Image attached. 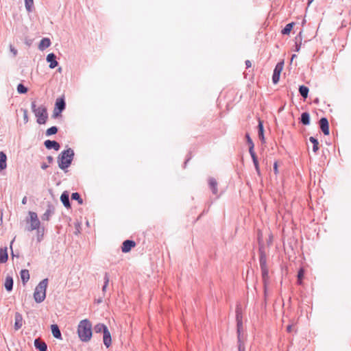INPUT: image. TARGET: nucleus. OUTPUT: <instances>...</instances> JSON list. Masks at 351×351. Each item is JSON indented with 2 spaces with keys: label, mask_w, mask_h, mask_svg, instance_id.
I'll use <instances>...</instances> for the list:
<instances>
[{
  "label": "nucleus",
  "mask_w": 351,
  "mask_h": 351,
  "mask_svg": "<svg viewBox=\"0 0 351 351\" xmlns=\"http://www.w3.org/2000/svg\"><path fill=\"white\" fill-rule=\"evenodd\" d=\"M77 332L81 341L88 342L93 336V328L90 320L88 319L81 320L78 324Z\"/></svg>",
  "instance_id": "1"
},
{
  "label": "nucleus",
  "mask_w": 351,
  "mask_h": 351,
  "mask_svg": "<svg viewBox=\"0 0 351 351\" xmlns=\"http://www.w3.org/2000/svg\"><path fill=\"white\" fill-rule=\"evenodd\" d=\"M74 152L71 148L63 150L58 156V164L60 169L65 170L72 163Z\"/></svg>",
  "instance_id": "2"
},
{
  "label": "nucleus",
  "mask_w": 351,
  "mask_h": 351,
  "mask_svg": "<svg viewBox=\"0 0 351 351\" xmlns=\"http://www.w3.org/2000/svg\"><path fill=\"white\" fill-rule=\"evenodd\" d=\"M259 263L261 270V276L265 290L266 289L267 281L269 280V269L267 266V256L264 250L260 247L258 250Z\"/></svg>",
  "instance_id": "3"
},
{
  "label": "nucleus",
  "mask_w": 351,
  "mask_h": 351,
  "mask_svg": "<svg viewBox=\"0 0 351 351\" xmlns=\"http://www.w3.org/2000/svg\"><path fill=\"white\" fill-rule=\"evenodd\" d=\"M48 285V279L45 278L41 280L38 285L36 287L34 298L36 302L41 303L46 298V291Z\"/></svg>",
  "instance_id": "4"
},
{
  "label": "nucleus",
  "mask_w": 351,
  "mask_h": 351,
  "mask_svg": "<svg viewBox=\"0 0 351 351\" xmlns=\"http://www.w3.org/2000/svg\"><path fill=\"white\" fill-rule=\"evenodd\" d=\"M236 319L238 351H245L244 341L243 336L241 335V330L243 329L242 315L239 309H237L236 311Z\"/></svg>",
  "instance_id": "5"
},
{
  "label": "nucleus",
  "mask_w": 351,
  "mask_h": 351,
  "mask_svg": "<svg viewBox=\"0 0 351 351\" xmlns=\"http://www.w3.org/2000/svg\"><path fill=\"white\" fill-rule=\"evenodd\" d=\"M28 215L29 217L26 218V223L29 225L26 226L25 230L28 232H32L40 228V221L36 213L29 211Z\"/></svg>",
  "instance_id": "6"
},
{
  "label": "nucleus",
  "mask_w": 351,
  "mask_h": 351,
  "mask_svg": "<svg viewBox=\"0 0 351 351\" xmlns=\"http://www.w3.org/2000/svg\"><path fill=\"white\" fill-rule=\"evenodd\" d=\"M37 118V123L40 125L45 124L48 119V113L47 108L42 105L38 107L37 111L34 113Z\"/></svg>",
  "instance_id": "7"
},
{
  "label": "nucleus",
  "mask_w": 351,
  "mask_h": 351,
  "mask_svg": "<svg viewBox=\"0 0 351 351\" xmlns=\"http://www.w3.org/2000/svg\"><path fill=\"white\" fill-rule=\"evenodd\" d=\"M283 66H284V62L283 61L279 62L276 64V65L274 69V72H273V75H272V82L274 84H276L280 80V73L282 71Z\"/></svg>",
  "instance_id": "8"
},
{
  "label": "nucleus",
  "mask_w": 351,
  "mask_h": 351,
  "mask_svg": "<svg viewBox=\"0 0 351 351\" xmlns=\"http://www.w3.org/2000/svg\"><path fill=\"white\" fill-rule=\"evenodd\" d=\"M209 189L211 190L212 193L219 197L221 195V193H219L218 191V183L215 178L210 177L208 180Z\"/></svg>",
  "instance_id": "9"
},
{
  "label": "nucleus",
  "mask_w": 351,
  "mask_h": 351,
  "mask_svg": "<svg viewBox=\"0 0 351 351\" xmlns=\"http://www.w3.org/2000/svg\"><path fill=\"white\" fill-rule=\"evenodd\" d=\"M319 128L324 135H329V123L326 117H322L319 121Z\"/></svg>",
  "instance_id": "10"
},
{
  "label": "nucleus",
  "mask_w": 351,
  "mask_h": 351,
  "mask_svg": "<svg viewBox=\"0 0 351 351\" xmlns=\"http://www.w3.org/2000/svg\"><path fill=\"white\" fill-rule=\"evenodd\" d=\"M55 213V206L51 203L47 204V208L46 211L41 216V219L43 221H49L52 215Z\"/></svg>",
  "instance_id": "11"
},
{
  "label": "nucleus",
  "mask_w": 351,
  "mask_h": 351,
  "mask_svg": "<svg viewBox=\"0 0 351 351\" xmlns=\"http://www.w3.org/2000/svg\"><path fill=\"white\" fill-rule=\"evenodd\" d=\"M136 242L133 240H125L121 245V251L123 253H128L131 250L136 246Z\"/></svg>",
  "instance_id": "12"
},
{
  "label": "nucleus",
  "mask_w": 351,
  "mask_h": 351,
  "mask_svg": "<svg viewBox=\"0 0 351 351\" xmlns=\"http://www.w3.org/2000/svg\"><path fill=\"white\" fill-rule=\"evenodd\" d=\"M44 145L47 149H54L56 151H58L60 148V143L54 140H46L44 142Z\"/></svg>",
  "instance_id": "13"
},
{
  "label": "nucleus",
  "mask_w": 351,
  "mask_h": 351,
  "mask_svg": "<svg viewBox=\"0 0 351 351\" xmlns=\"http://www.w3.org/2000/svg\"><path fill=\"white\" fill-rule=\"evenodd\" d=\"M46 60L49 63V67L50 69H54L58 65V62L56 60V56L53 53H50L47 56Z\"/></svg>",
  "instance_id": "14"
},
{
  "label": "nucleus",
  "mask_w": 351,
  "mask_h": 351,
  "mask_svg": "<svg viewBox=\"0 0 351 351\" xmlns=\"http://www.w3.org/2000/svg\"><path fill=\"white\" fill-rule=\"evenodd\" d=\"M103 342L104 346L108 348L112 345V337L111 334L107 328L105 331L103 332Z\"/></svg>",
  "instance_id": "15"
},
{
  "label": "nucleus",
  "mask_w": 351,
  "mask_h": 351,
  "mask_svg": "<svg viewBox=\"0 0 351 351\" xmlns=\"http://www.w3.org/2000/svg\"><path fill=\"white\" fill-rule=\"evenodd\" d=\"M60 201L66 208H71V202L69 200V193L67 191H64L60 196Z\"/></svg>",
  "instance_id": "16"
},
{
  "label": "nucleus",
  "mask_w": 351,
  "mask_h": 351,
  "mask_svg": "<svg viewBox=\"0 0 351 351\" xmlns=\"http://www.w3.org/2000/svg\"><path fill=\"white\" fill-rule=\"evenodd\" d=\"M23 318L22 315L19 312H16L14 315V329L16 330H19L23 326Z\"/></svg>",
  "instance_id": "17"
},
{
  "label": "nucleus",
  "mask_w": 351,
  "mask_h": 351,
  "mask_svg": "<svg viewBox=\"0 0 351 351\" xmlns=\"http://www.w3.org/2000/svg\"><path fill=\"white\" fill-rule=\"evenodd\" d=\"M258 136L259 139L261 140L262 143H265V138L264 136V126H263V121L258 119Z\"/></svg>",
  "instance_id": "18"
},
{
  "label": "nucleus",
  "mask_w": 351,
  "mask_h": 351,
  "mask_svg": "<svg viewBox=\"0 0 351 351\" xmlns=\"http://www.w3.org/2000/svg\"><path fill=\"white\" fill-rule=\"evenodd\" d=\"M55 109L63 112L66 108V102L64 96L59 97L55 102Z\"/></svg>",
  "instance_id": "19"
},
{
  "label": "nucleus",
  "mask_w": 351,
  "mask_h": 351,
  "mask_svg": "<svg viewBox=\"0 0 351 351\" xmlns=\"http://www.w3.org/2000/svg\"><path fill=\"white\" fill-rule=\"evenodd\" d=\"M34 345L36 349L39 351H47V343L38 338L34 339Z\"/></svg>",
  "instance_id": "20"
},
{
  "label": "nucleus",
  "mask_w": 351,
  "mask_h": 351,
  "mask_svg": "<svg viewBox=\"0 0 351 351\" xmlns=\"http://www.w3.org/2000/svg\"><path fill=\"white\" fill-rule=\"evenodd\" d=\"M14 280L12 276H7L5 278L4 287L7 291L10 292L13 289Z\"/></svg>",
  "instance_id": "21"
},
{
  "label": "nucleus",
  "mask_w": 351,
  "mask_h": 351,
  "mask_svg": "<svg viewBox=\"0 0 351 351\" xmlns=\"http://www.w3.org/2000/svg\"><path fill=\"white\" fill-rule=\"evenodd\" d=\"M51 330L53 336L58 339H62V334L59 326L57 324H52L51 326Z\"/></svg>",
  "instance_id": "22"
},
{
  "label": "nucleus",
  "mask_w": 351,
  "mask_h": 351,
  "mask_svg": "<svg viewBox=\"0 0 351 351\" xmlns=\"http://www.w3.org/2000/svg\"><path fill=\"white\" fill-rule=\"evenodd\" d=\"M8 260L7 247L0 248V264L5 263Z\"/></svg>",
  "instance_id": "23"
},
{
  "label": "nucleus",
  "mask_w": 351,
  "mask_h": 351,
  "mask_svg": "<svg viewBox=\"0 0 351 351\" xmlns=\"http://www.w3.org/2000/svg\"><path fill=\"white\" fill-rule=\"evenodd\" d=\"M300 122L304 125H308L311 123L310 114L308 112H304L301 114Z\"/></svg>",
  "instance_id": "24"
},
{
  "label": "nucleus",
  "mask_w": 351,
  "mask_h": 351,
  "mask_svg": "<svg viewBox=\"0 0 351 351\" xmlns=\"http://www.w3.org/2000/svg\"><path fill=\"white\" fill-rule=\"evenodd\" d=\"M51 45V40L48 38H43L40 41L38 48L40 50L43 51L47 47H49Z\"/></svg>",
  "instance_id": "25"
},
{
  "label": "nucleus",
  "mask_w": 351,
  "mask_h": 351,
  "mask_svg": "<svg viewBox=\"0 0 351 351\" xmlns=\"http://www.w3.org/2000/svg\"><path fill=\"white\" fill-rule=\"evenodd\" d=\"M245 138L247 141V143L249 145V153L250 155H253V154L255 153L254 149V144L249 133L245 134Z\"/></svg>",
  "instance_id": "26"
},
{
  "label": "nucleus",
  "mask_w": 351,
  "mask_h": 351,
  "mask_svg": "<svg viewBox=\"0 0 351 351\" xmlns=\"http://www.w3.org/2000/svg\"><path fill=\"white\" fill-rule=\"evenodd\" d=\"M7 156L3 152H0V171L7 167Z\"/></svg>",
  "instance_id": "27"
},
{
  "label": "nucleus",
  "mask_w": 351,
  "mask_h": 351,
  "mask_svg": "<svg viewBox=\"0 0 351 351\" xmlns=\"http://www.w3.org/2000/svg\"><path fill=\"white\" fill-rule=\"evenodd\" d=\"M20 276L21 278V281L23 284L25 285L28 280H29V273L27 269H21L20 272Z\"/></svg>",
  "instance_id": "28"
},
{
  "label": "nucleus",
  "mask_w": 351,
  "mask_h": 351,
  "mask_svg": "<svg viewBox=\"0 0 351 351\" xmlns=\"http://www.w3.org/2000/svg\"><path fill=\"white\" fill-rule=\"evenodd\" d=\"M302 32H300V33L295 38V51L297 52L300 51L302 45Z\"/></svg>",
  "instance_id": "29"
},
{
  "label": "nucleus",
  "mask_w": 351,
  "mask_h": 351,
  "mask_svg": "<svg viewBox=\"0 0 351 351\" xmlns=\"http://www.w3.org/2000/svg\"><path fill=\"white\" fill-rule=\"evenodd\" d=\"M108 328L107 326L102 323H98L93 328L95 333H103Z\"/></svg>",
  "instance_id": "30"
},
{
  "label": "nucleus",
  "mask_w": 351,
  "mask_h": 351,
  "mask_svg": "<svg viewBox=\"0 0 351 351\" xmlns=\"http://www.w3.org/2000/svg\"><path fill=\"white\" fill-rule=\"evenodd\" d=\"M250 156L252 159L253 164L255 167L256 171L257 174L260 176H261V170H260V167H259V163H258V160L257 156H256V153H254V154H253V155H250Z\"/></svg>",
  "instance_id": "31"
},
{
  "label": "nucleus",
  "mask_w": 351,
  "mask_h": 351,
  "mask_svg": "<svg viewBox=\"0 0 351 351\" xmlns=\"http://www.w3.org/2000/svg\"><path fill=\"white\" fill-rule=\"evenodd\" d=\"M308 92L309 88L307 86L304 85H300L299 86V93L304 99L307 98Z\"/></svg>",
  "instance_id": "32"
},
{
  "label": "nucleus",
  "mask_w": 351,
  "mask_h": 351,
  "mask_svg": "<svg viewBox=\"0 0 351 351\" xmlns=\"http://www.w3.org/2000/svg\"><path fill=\"white\" fill-rule=\"evenodd\" d=\"M295 23L291 22L285 25V27L281 30V34L283 35H288L291 32Z\"/></svg>",
  "instance_id": "33"
},
{
  "label": "nucleus",
  "mask_w": 351,
  "mask_h": 351,
  "mask_svg": "<svg viewBox=\"0 0 351 351\" xmlns=\"http://www.w3.org/2000/svg\"><path fill=\"white\" fill-rule=\"evenodd\" d=\"M309 141H310L311 143H313V152L316 153L319 150V149L318 140L315 137H314V136H311L309 138Z\"/></svg>",
  "instance_id": "34"
},
{
  "label": "nucleus",
  "mask_w": 351,
  "mask_h": 351,
  "mask_svg": "<svg viewBox=\"0 0 351 351\" xmlns=\"http://www.w3.org/2000/svg\"><path fill=\"white\" fill-rule=\"evenodd\" d=\"M58 131V128L57 126H51L46 130L45 135L47 136H50L57 134Z\"/></svg>",
  "instance_id": "35"
},
{
  "label": "nucleus",
  "mask_w": 351,
  "mask_h": 351,
  "mask_svg": "<svg viewBox=\"0 0 351 351\" xmlns=\"http://www.w3.org/2000/svg\"><path fill=\"white\" fill-rule=\"evenodd\" d=\"M71 198L72 200H75L78 202L79 204L82 205L83 204V199L81 197V195L79 193L75 192L71 194Z\"/></svg>",
  "instance_id": "36"
},
{
  "label": "nucleus",
  "mask_w": 351,
  "mask_h": 351,
  "mask_svg": "<svg viewBox=\"0 0 351 351\" xmlns=\"http://www.w3.org/2000/svg\"><path fill=\"white\" fill-rule=\"evenodd\" d=\"M109 280H110V277H109V274L108 273L106 272L105 274H104V285L102 287V292L103 293H105L106 291V288L108 285V283H109Z\"/></svg>",
  "instance_id": "37"
},
{
  "label": "nucleus",
  "mask_w": 351,
  "mask_h": 351,
  "mask_svg": "<svg viewBox=\"0 0 351 351\" xmlns=\"http://www.w3.org/2000/svg\"><path fill=\"white\" fill-rule=\"evenodd\" d=\"M25 5L27 12H32L34 8V0H25Z\"/></svg>",
  "instance_id": "38"
},
{
  "label": "nucleus",
  "mask_w": 351,
  "mask_h": 351,
  "mask_svg": "<svg viewBox=\"0 0 351 351\" xmlns=\"http://www.w3.org/2000/svg\"><path fill=\"white\" fill-rule=\"evenodd\" d=\"M16 90L19 94H25L28 91V88L21 83L18 84Z\"/></svg>",
  "instance_id": "39"
},
{
  "label": "nucleus",
  "mask_w": 351,
  "mask_h": 351,
  "mask_svg": "<svg viewBox=\"0 0 351 351\" xmlns=\"http://www.w3.org/2000/svg\"><path fill=\"white\" fill-rule=\"evenodd\" d=\"M36 230H37V241L38 242H40L43 240L44 236V228H38Z\"/></svg>",
  "instance_id": "40"
},
{
  "label": "nucleus",
  "mask_w": 351,
  "mask_h": 351,
  "mask_svg": "<svg viewBox=\"0 0 351 351\" xmlns=\"http://www.w3.org/2000/svg\"><path fill=\"white\" fill-rule=\"evenodd\" d=\"M23 113V121L25 123H27L29 121L28 112L27 109H21Z\"/></svg>",
  "instance_id": "41"
},
{
  "label": "nucleus",
  "mask_w": 351,
  "mask_h": 351,
  "mask_svg": "<svg viewBox=\"0 0 351 351\" xmlns=\"http://www.w3.org/2000/svg\"><path fill=\"white\" fill-rule=\"evenodd\" d=\"M304 276V270L303 268H300L298 271L297 278H298V280H302Z\"/></svg>",
  "instance_id": "42"
},
{
  "label": "nucleus",
  "mask_w": 351,
  "mask_h": 351,
  "mask_svg": "<svg viewBox=\"0 0 351 351\" xmlns=\"http://www.w3.org/2000/svg\"><path fill=\"white\" fill-rule=\"evenodd\" d=\"M62 112V111L54 108L53 114H52L53 118H58V117H60L61 115Z\"/></svg>",
  "instance_id": "43"
},
{
  "label": "nucleus",
  "mask_w": 351,
  "mask_h": 351,
  "mask_svg": "<svg viewBox=\"0 0 351 351\" xmlns=\"http://www.w3.org/2000/svg\"><path fill=\"white\" fill-rule=\"evenodd\" d=\"M31 109H32V111L34 113H35V112L37 111L38 107L36 106L35 101H32V103H31Z\"/></svg>",
  "instance_id": "44"
},
{
  "label": "nucleus",
  "mask_w": 351,
  "mask_h": 351,
  "mask_svg": "<svg viewBox=\"0 0 351 351\" xmlns=\"http://www.w3.org/2000/svg\"><path fill=\"white\" fill-rule=\"evenodd\" d=\"M274 173L276 175H277L278 173V162L276 161L274 163Z\"/></svg>",
  "instance_id": "45"
},
{
  "label": "nucleus",
  "mask_w": 351,
  "mask_h": 351,
  "mask_svg": "<svg viewBox=\"0 0 351 351\" xmlns=\"http://www.w3.org/2000/svg\"><path fill=\"white\" fill-rule=\"evenodd\" d=\"M245 64L247 69L250 68L252 66V62L249 60H245Z\"/></svg>",
  "instance_id": "46"
},
{
  "label": "nucleus",
  "mask_w": 351,
  "mask_h": 351,
  "mask_svg": "<svg viewBox=\"0 0 351 351\" xmlns=\"http://www.w3.org/2000/svg\"><path fill=\"white\" fill-rule=\"evenodd\" d=\"M191 154H189L187 155V158L186 159V160L184 162V168L186 167V165L187 162L191 160Z\"/></svg>",
  "instance_id": "47"
},
{
  "label": "nucleus",
  "mask_w": 351,
  "mask_h": 351,
  "mask_svg": "<svg viewBox=\"0 0 351 351\" xmlns=\"http://www.w3.org/2000/svg\"><path fill=\"white\" fill-rule=\"evenodd\" d=\"M47 160L49 164H51L53 162V158L51 156H47Z\"/></svg>",
  "instance_id": "48"
},
{
  "label": "nucleus",
  "mask_w": 351,
  "mask_h": 351,
  "mask_svg": "<svg viewBox=\"0 0 351 351\" xmlns=\"http://www.w3.org/2000/svg\"><path fill=\"white\" fill-rule=\"evenodd\" d=\"M14 241V239L10 243V249L12 250L11 254H12V256H15V254H14L13 250H12V244H13Z\"/></svg>",
  "instance_id": "49"
},
{
  "label": "nucleus",
  "mask_w": 351,
  "mask_h": 351,
  "mask_svg": "<svg viewBox=\"0 0 351 351\" xmlns=\"http://www.w3.org/2000/svg\"><path fill=\"white\" fill-rule=\"evenodd\" d=\"M10 50L13 53L14 56H16L17 54V50L12 47V46L10 47Z\"/></svg>",
  "instance_id": "50"
},
{
  "label": "nucleus",
  "mask_w": 351,
  "mask_h": 351,
  "mask_svg": "<svg viewBox=\"0 0 351 351\" xmlns=\"http://www.w3.org/2000/svg\"><path fill=\"white\" fill-rule=\"evenodd\" d=\"M47 167H48V165L45 162H43L41 165V169H43L44 170L46 169Z\"/></svg>",
  "instance_id": "51"
},
{
  "label": "nucleus",
  "mask_w": 351,
  "mask_h": 351,
  "mask_svg": "<svg viewBox=\"0 0 351 351\" xmlns=\"http://www.w3.org/2000/svg\"><path fill=\"white\" fill-rule=\"evenodd\" d=\"M291 330H292V326L291 325H288L287 326V331L288 332H291Z\"/></svg>",
  "instance_id": "52"
},
{
  "label": "nucleus",
  "mask_w": 351,
  "mask_h": 351,
  "mask_svg": "<svg viewBox=\"0 0 351 351\" xmlns=\"http://www.w3.org/2000/svg\"><path fill=\"white\" fill-rule=\"evenodd\" d=\"M26 203H27V197H24L22 199V204H26Z\"/></svg>",
  "instance_id": "53"
},
{
  "label": "nucleus",
  "mask_w": 351,
  "mask_h": 351,
  "mask_svg": "<svg viewBox=\"0 0 351 351\" xmlns=\"http://www.w3.org/2000/svg\"><path fill=\"white\" fill-rule=\"evenodd\" d=\"M297 281H298V285H302V280H298V279Z\"/></svg>",
  "instance_id": "54"
},
{
  "label": "nucleus",
  "mask_w": 351,
  "mask_h": 351,
  "mask_svg": "<svg viewBox=\"0 0 351 351\" xmlns=\"http://www.w3.org/2000/svg\"><path fill=\"white\" fill-rule=\"evenodd\" d=\"M313 102H314V103H315V104H317V103L319 102V99H318V98H316V99L314 100V101H313Z\"/></svg>",
  "instance_id": "55"
},
{
  "label": "nucleus",
  "mask_w": 351,
  "mask_h": 351,
  "mask_svg": "<svg viewBox=\"0 0 351 351\" xmlns=\"http://www.w3.org/2000/svg\"><path fill=\"white\" fill-rule=\"evenodd\" d=\"M296 57H297V56L295 54H293L292 57H291V60H293V58H295Z\"/></svg>",
  "instance_id": "56"
},
{
  "label": "nucleus",
  "mask_w": 351,
  "mask_h": 351,
  "mask_svg": "<svg viewBox=\"0 0 351 351\" xmlns=\"http://www.w3.org/2000/svg\"><path fill=\"white\" fill-rule=\"evenodd\" d=\"M58 72H61V71H62V68H61V67H59V68L58 69Z\"/></svg>",
  "instance_id": "57"
},
{
  "label": "nucleus",
  "mask_w": 351,
  "mask_h": 351,
  "mask_svg": "<svg viewBox=\"0 0 351 351\" xmlns=\"http://www.w3.org/2000/svg\"><path fill=\"white\" fill-rule=\"evenodd\" d=\"M101 302H102V300H101V299H99V300H97V303H101Z\"/></svg>",
  "instance_id": "58"
}]
</instances>
